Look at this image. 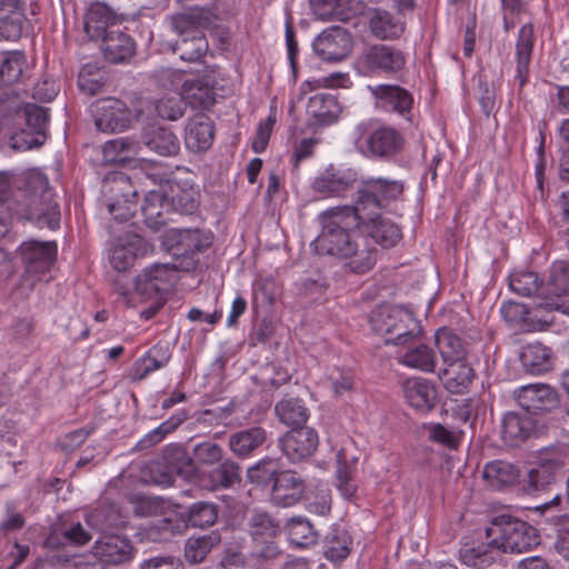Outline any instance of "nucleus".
<instances>
[{
    "instance_id": "nucleus-18",
    "label": "nucleus",
    "mask_w": 569,
    "mask_h": 569,
    "mask_svg": "<svg viewBox=\"0 0 569 569\" xmlns=\"http://www.w3.org/2000/svg\"><path fill=\"white\" fill-rule=\"evenodd\" d=\"M357 229L366 237L371 238L376 243L383 248L395 247L401 239L399 227L390 219L379 214L367 217L363 211V218L358 220Z\"/></svg>"
},
{
    "instance_id": "nucleus-58",
    "label": "nucleus",
    "mask_w": 569,
    "mask_h": 569,
    "mask_svg": "<svg viewBox=\"0 0 569 569\" xmlns=\"http://www.w3.org/2000/svg\"><path fill=\"white\" fill-rule=\"evenodd\" d=\"M88 526L96 530H103L118 525L117 513L112 507H102L91 511L86 519Z\"/></svg>"
},
{
    "instance_id": "nucleus-6",
    "label": "nucleus",
    "mask_w": 569,
    "mask_h": 569,
    "mask_svg": "<svg viewBox=\"0 0 569 569\" xmlns=\"http://www.w3.org/2000/svg\"><path fill=\"white\" fill-rule=\"evenodd\" d=\"M178 81H181L179 93L168 94L159 99L156 103L158 114L168 120H177L184 112L183 100L190 103L207 106L211 102V89L208 82L201 78L184 79L183 73H174Z\"/></svg>"
},
{
    "instance_id": "nucleus-41",
    "label": "nucleus",
    "mask_w": 569,
    "mask_h": 569,
    "mask_svg": "<svg viewBox=\"0 0 569 569\" xmlns=\"http://www.w3.org/2000/svg\"><path fill=\"white\" fill-rule=\"evenodd\" d=\"M336 458L338 489L342 496L351 498L357 491V486L353 482L357 459L355 457H348L345 449L337 451Z\"/></svg>"
},
{
    "instance_id": "nucleus-46",
    "label": "nucleus",
    "mask_w": 569,
    "mask_h": 569,
    "mask_svg": "<svg viewBox=\"0 0 569 569\" xmlns=\"http://www.w3.org/2000/svg\"><path fill=\"white\" fill-rule=\"evenodd\" d=\"M550 350L541 343H530L522 348L520 360L532 373H540L549 368Z\"/></svg>"
},
{
    "instance_id": "nucleus-27",
    "label": "nucleus",
    "mask_w": 569,
    "mask_h": 569,
    "mask_svg": "<svg viewBox=\"0 0 569 569\" xmlns=\"http://www.w3.org/2000/svg\"><path fill=\"white\" fill-rule=\"evenodd\" d=\"M169 240L181 254L193 256L212 242V234L199 229H170Z\"/></svg>"
},
{
    "instance_id": "nucleus-64",
    "label": "nucleus",
    "mask_w": 569,
    "mask_h": 569,
    "mask_svg": "<svg viewBox=\"0 0 569 569\" xmlns=\"http://www.w3.org/2000/svg\"><path fill=\"white\" fill-rule=\"evenodd\" d=\"M313 14L321 20H329L333 13L338 0H310Z\"/></svg>"
},
{
    "instance_id": "nucleus-45",
    "label": "nucleus",
    "mask_w": 569,
    "mask_h": 569,
    "mask_svg": "<svg viewBox=\"0 0 569 569\" xmlns=\"http://www.w3.org/2000/svg\"><path fill=\"white\" fill-rule=\"evenodd\" d=\"M168 206L166 197L159 191H150L144 198L142 212L146 224L152 230H159L164 224L162 209Z\"/></svg>"
},
{
    "instance_id": "nucleus-57",
    "label": "nucleus",
    "mask_w": 569,
    "mask_h": 569,
    "mask_svg": "<svg viewBox=\"0 0 569 569\" xmlns=\"http://www.w3.org/2000/svg\"><path fill=\"white\" fill-rule=\"evenodd\" d=\"M222 457V448L211 441L200 442L193 448V460L199 465L211 466L220 462Z\"/></svg>"
},
{
    "instance_id": "nucleus-34",
    "label": "nucleus",
    "mask_w": 569,
    "mask_h": 569,
    "mask_svg": "<svg viewBox=\"0 0 569 569\" xmlns=\"http://www.w3.org/2000/svg\"><path fill=\"white\" fill-rule=\"evenodd\" d=\"M482 477L490 488L501 490L516 485L520 478V471L508 461L495 460L485 466Z\"/></svg>"
},
{
    "instance_id": "nucleus-51",
    "label": "nucleus",
    "mask_w": 569,
    "mask_h": 569,
    "mask_svg": "<svg viewBox=\"0 0 569 569\" xmlns=\"http://www.w3.org/2000/svg\"><path fill=\"white\" fill-rule=\"evenodd\" d=\"M210 489L229 488L240 480L239 467L232 460L222 461L209 473Z\"/></svg>"
},
{
    "instance_id": "nucleus-14",
    "label": "nucleus",
    "mask_w": 569,
    "mask_h": 569,
    "mask_svg": "<svg viewBox=\"0 0 569 569\" xmlns=\"http://www.w3.org/2000/svg\"><path fill=\"white\" fill-rule=\"evenodd\" d=\"M357 172L347 167L330 164L311 182V189L320 198L342 197L357 182Z\"/></svg>"
},
{
    "instance_id": "nucleus-26",
    "label": "nucleus",
    "mask_w": 569,
    "mask_h": 569,
    "mask_svg": "<svg viewBox=\"0 0 569 569\" xmlns=\"http://www.w3.org/2000/svg\"><path fill=\"white\" fill-rule=\"evenodd\" d=\"M186 147L192 152L208 150L213 141V124L210 118L198 113L191 118L186 128Z\"/></svg>"
},
{
    "instance_id": "nucleus-12",
    "label": "nucleus",
    "mask_w": 569,
    "mask_h": 569,
    "mask_svg": "<svg viewBox=\"0 0 569 569\" xmlns=\"http://www.w3.org/2000/svg\"><path fill=\"white\" fill-rule=\"evenodd\" d=\"M94 124L98 130L106 133L123 131L130 126L131 112L119 99L104 98L91 106Z\"/></svg>"
},
{
    "instance_id": "nucleus-63",
    "label": "nucleus",
    "mask_w": 569,
    "mask_h": 569,
    "mask_svg": "<svg viewBox=\"0 0 569 569\" xmlns=\"http://www.w3.org/2000/svg\"><path fill=\"white\" fill-rule=\"evenodd\" d=\"M64 538L73 545L83 546L92 539V535L78 522L64 531Z\"/></svg>"
},
{
    "instance_id": "nucleus-42",
    "label": "nucleus",
    "mask_w": 569,
    "mask_h": 569,
    "mask_svg": "<svg viewBox=\"0 0 569 569\" xmlns=\"http://www.w3.org/2000/svg\"><path fill=\"white\" fill-rule=\"evenodd\" d=\"M220 542V536L211 531L202 536L190 537L186 541L184 557L190 563H199L203 561L207 555Z\"/></svg>"
},
{
    "instance_id": "nucleus-4",
    "label": "nucleus",
    "mask_w": 569,
    "mask_h": 569,
    "mask_svg": "<svg viewBox=\"0 0 569 569\" xmlns=\"http://www.w3.org/2000/svg\"><path fill=\"white\" fill-rule=\"evenodd\" d=\"M370 322L377 333L385 336L387 345H407L419 333L413 315L397 306L377 308L372 311Z\"/></svg>"
},
{
    "instance_id": "nucleus-47",
    "label": "nucleus",
    "mask_w": 569,
    "mask_h": 569,
    "mask_svg": "<svg viewBox=\"0 0 569 569\" xmlns=\"http://www.w3.org/2000/svg\"><path fill=\"white\" fill-rule=\"evenodd\" d=\"M218 518V510L214 503L207 501L194 502L183 513L182 519L192 527L212 526Z\"/></svg>"
},
{
    "instance_id": "nucleus-29",
    "label": "nucleus",
    "mask_w": 569,
    "mask_h": 569,
    "mask_svg": "<svg viewBox=\"0 0 569 569\" xmlns=\"http://www.w3.org/2000/svg\"><path fill=\"white\" fill-rule=\"evenodd\" d=\"M369 90L379 104L387 110L397 111L400 114H406L411 110L413 99L407 90L399 86L378 84L369 87Z\"/></svg>"
},
{
    "instance_id": "nucleus-38",
    "label": "nucleus",
    "mask_w": 569,
    "mask_h": 569,
    "mask_svg": "<svg viewBox=\"0 0 569 569\" xmlns=\"http://www.w3.org/2000/svg\"><path fill=\"white\" fill-rule=\"evenodd\" d=\"M146 146L160 156L171 157L178 154L180 142L177 136L167 128H156L144 134Z\"/></svg>"
},
{
    "instance_id": "nucleus-28",
    "label": "nucleus",
    "mask_w": 569,
    "mask_h": 569,
    "mask_svg": "<svg viewBox=\"0 0 569 569\" xmlns=\"http://www.w3.org/2000/svg\"><path fill=\"white\" fill-rule=\"evenodd\" d=\"M533 26L531 23L523 24L518 32L516 42V79L519 86L523 87L528 81L529 64L535 47Z\"/></svg>"
},
{
    "instance_id": "nucleus-19",
    "label": "nucleus",
    "mask_w": 569,
    "mask_h": 569,
    "mask_svg": "<svg viewBox=\"0 0 569 569\" xmlns=\"http://www.w3.org/2000/svg\"><path fill=\"white\" fill-rule=\"evenodd\" d=\"M319 443L318 435L310 428H296L288 431L280 440L283 453L292 462L310 457Z\"/></svg>"
},
{
    "instance_id": "nucleus-3",
    "label": "nucleus",
    "mask_w": 569,
    "mask_h": 569,
    "mask_svg": "<svg viewBox=\"0 0 569 569\" xmlns=\"http://www.w3.org/2000/svg\"><path fill=\"white\" fill-rule=\"evenodd\" d=\"M355 148L369 159L391 160L400 154L406 146L401 131L388 124L360 122L352 131Z\"/></svg>"
},
{
    "instance_id": "nucleus-32",
    "label": "nucleus",
    "mask_w": 569,
    "mask_h": 569,
    "mask_svg": "<svg viewBox=\"0 0 569 569\" xmlns=\"http://www.w3.org/2000/svg\"><path fill=\"white\" fill-rule=\"evenodd\" d=\"M438 375L449 392L461 395L468 390L473 378V370L465 360L443 363V368Z\"/></svg>"
},
{
    "instance_id": "nucleus-48",
    "label": "nucleus",
    "mask_w": 569,
    "mask_h": 569,
    "mask_svg": "<svg viewBox=\"0 0 569 569\" xmlns=\"http://www.w3.org/2000/svg\"><path fill=\"white\" fill-rule=\"evenodd\" d=\"M187 416L184 413H177L170 417L168 420L163 421L160 426L154 428L144 435L136 445L138 450L149 449L159 442H161L164 437L174 431L184 420Z\"/></svg>"
},
{
    "instance_id": "nucleus-22",
    "label": "nucleus",
    "mask_w": 569,
    "mask_h": 569,
    "mask_svg": "<svg viewBox=\"0 0 569 569\" xmlns=\"http://www.w3.org/2000/svg\"><path fill=\"white\" fill-rule=\"evenodd\" d=\"M407 403L416 411L426 413L437 403V389L426 378H409L402 383Z\"/></svg>"
},
{
    "instance_id": "nucleus-40",
    "label": "nucleus",
    "mask_w": 569,
    "mask_h": 569,
    "mask_svg": "<svg viewBox=\"0 0 569 569\" xmlns=\"http://www.w3.org/2000/svg\"><path fill=\"white\" fill-rule=\"evenodd\" d=\"M286 532L289 542L299 548L316 545L319 537L318 531L305 517L291 518L286 525Z\"/></svg>"
},
{
    "instance_id": "nucleus-15",
    "label": "nucleus",
    "mask_w": 569,
    "mask_h": 569,
    "mask_svg": "<svg viewBox=\"0 0 569 569\" xmlns=\"http://www.w3.org/2000/svg\"><path fill=\"white\" fill-rule=\"evenodd\" d=\"M249 531L256 543V555L259 558L271 559L279 555L280 549L274 542L279 535V525L263 511H256L249 519Z\"/></svg>"
},
{
    "instance_id": "nucleus-23",
    "label": "nucleus",
    "mask_w": 569,
    "mask_h": 569,
    "mask_svg": "<svg viewBox=\"0 0 569 569\" xmlns=\"http://www.w3.org/2000/svg\"><path fill=\"white\" fill-rule=\"evenodd\" d=\"M29 28L20 0H0V36L18 40Z\"/></svg>"
},
{
    "instance_id": "nucleus-21",
    "label": "nucleus",
    "mask_w": 569,
    "mask_h": 569,
    "mask_svg": "<svg viewBox=\"0 0 569 569\" xmlns=\"http://www.w3.org/2000/svg\"><path fill=\"white\" fill-rule=\"evenodd\" d=\"M303 491V480L297 472L280 471L272 485L271 500L279 507H291L301 499Z\"/></svg>"
},
{
    "instance_id": "nucleus-36",
    "label": "nucleus",
    "mask_w": 569,
    "mask_h": 569,
    "mask_svg": "<svg viewBox=\"0 0 569 569\" xmlns=\"http://www.w3.org/2000/svg\"><path fill=\"white\" fill-rule=\"evenodd\" d=\"M436 346L442 359V363L466 360V348L462 340L451 330L442 328L436 333Z\"/></svg>"
},
{
    "instance_id": "nucleus-37",
    "label": "nucleus",
    "mask_w": 569,
    "mask_h": 569,
    "mask_svg": "<svg viewBox=\"0 0 569 569\" xmlns=\"http://www.w3.org/2000/svg\"><path fill=\"white\" fill-rule=\"evenodd\" d=\"M307 113L316 124H330L338 118L336 99L330 94H315L309 98Z\"/></svg>"
},
{
    "instance_id": "nucleus-10",
    "label": "nucleus",
    "mask_w": 569,
    "mask_h": 569,
    "mask_svg": "<svg viewBox=\"0 0 569 569\" xmlns=\"http://www.w3.org/2000/svg\"><path fill=\"white\" fill-rule=\"evenodd\" d=\"M24 119L26 129L11 138V146L18 150H30L43 144L49 121L47 110L37 104H26L19 112Z\"/></svg>"
},
{
    "instance_id": "nucleus-7",
    "label": "nucleus",
    "mask_w": 569,
    "mask_h": 569,
    "mask_svg": "<svg viewBox=\"0 0 569 569\" xmlns=\"http://www.w3.org/2000/svg\"><path fill=\"white\" fill-rule=\"evenodd\" d=\"M406 66L403 52L392 46L375 44L368 47L356 61L357 70L363 76L395 74Z\"/></svg>"
},
{
    "instance_id": "nucleus-5",
    "label": "nucleus",
    "mask_w": 569,
    "mask_h": 569,
    "mask_svg": "<svg viewBox=\"0 0 569 569\" xmlns=\"http://www.w3.org/2000/svg\"><path fill=\"white\" fill-rule=\"evenodd\" d=\"M206 19L196 12L179 13L171 18V27L181 38L176 43L174 51L184 61L200 60L208 51L209 44L201 30Z\"/></svg>"
},
{
    "instance_id": "nucleus-17",
    "label": "nucleus",
    "mask_w": 569,
    "mask_h": 569,
    "mask_svg": "<svg viewBox=\"0 0 569 569\" xmlns=\"http://www.w3.org/2000/svg\"><path fill=\"white\" fill-rule=\"evenodd\" d=\"M20 257L29 273H44L57 258V244L53 241H24L19 247Z\"/></svg>"
},
{
    "instance_id": "nucleus-31",
    "label": "nucleus",
    "mask_w": 569,
    "mask_h": 569,
    "mask_svg": "<svg viewBox=\"0 0 569 569\" xmlns=\"http://www.w3.org/2000/svg\"><path fill=\"white\" fill-rule=\"evenodd\" d=\"M101 50L108 61L120 63L133 57L136 43L133 39L124 32L109 31L102 39Z\"/></svg>"
},
{
    "instance_id": "nucleus-56",
    "label": "nucleus",
    "mask_w": 569,
    "mask_h": 569,
    "mask_svg": "<svg viewBox=\"0 0 569 569\" xmlns=\"http://www.w3.org/2000/svg\"><path fill=\"white\" fill-rule=\"evenodd\" d=\"M110 13L102 4L92 6L87 14L84 28L90 37L99 36L100 31H104Z\"/></svg>"
},
{
    "instance_id": "nucleus-61",
    "label": "nucleus",
    "mask_w": 569,
    "mask_h": 569,
    "mask_svg": "<svg viewBox=\"0 0 569 569\" xmlns=\"http://www.w3.org/2000/svg\"><path fill=\"white\" fill-rule=\"evenodd\" d=\"M32 217L37 220L40 227H47L49 229H57L60 223V211L57 203H49L46 211L43 212H31Z\"/></svg>"
},
{
    "instance_id": "nucleus-62",
    "label": "nucleus",
    "mask_w": 569,
    "mask_h": 569,
    "mask_svg": "<svg viewBox=\"0 0 569 569\" xmlns=\"http://www.w3.org/2000/svg\"><path fill=\"white\" fill-rule=\"evenodd\" d=\"M140 569H183V565L173 556H157L144 560Z\"/></svg>"
},
{
    "instance_id": "nucleus-59",
    "label": "nucleus",
    "mask_w": 569,
    "mask_h": 569,
    "mask_svg": "<svg viewBox=\"0 0 569 569\" xmlns=\"http://www.w3.org/2000/svg\"><path fill=\"white\" fill-rule=\"evenodd\" d=\"M107 207L108 212L118 221H127L134 212V202L129 198L110 200Z\"/></svg>"
},
{
    "instance_id": "nucleus-53",
    "label": "nucleus",
    "mask_w": 569,
    "mask_h": 569,
    "mask_svg": "<svg viewBox=\"0 0 569 569\" xmlns=\"http://www.w3.org/2000/svg\"><path fill=\"white\" fill-rule=\"evenodd\" d=\"M26 66L24 56L14 51L9 53L1 63L0 78L3 83L11 84L17 82L22 76Z\"/></svg>"
},
{
    "instance_id": "nucleus-13",
    "label": "nucleus",
    "mask_w": 569,
    "mask_h": 569,
    "mask_svg": "<svg viewBox=\"0 0 569 569\" xmlns=\"http://www.w3.org/2000/svg\"><path fill=\"white\" fill-rule=\"evenodd\" d=\"M566 466V452L561 448H546L539 451L536 467L528 471V488L539 491L555 482L556 476Z\"/></svg>"
},
{
    "instance_id": "nucleus-20",
    "label": "nucleus",
    "mask_w": 569,
    "mask_h": 569,
    "mask_svg": "<svg viewBox=\"0 0 569 569\" xmlns=\"http://www.w3.org/2000/svg\"><path fill=\"white\" fill-rule=\"evenodd\" d=\"M149 251L147 241L138 236L130 234L113 246L110 253V263L117 271H126L131 268L136 259L144 257Z\"/></svg>"
},
{
    "instance_id": "nucleus-35",
    "label": "nucleus",
    "mask_w": 569,
    "mask_h": 569,
    "mask_svg": "<svg viewBox=\"0 0 569 569\" xmlns=\"http://www.w3.org/2000/svg\"><path fill=\"white\" fill-rule=\"evenodd\" d=\"M174 273L176 269L168 263L152 264L138 276L137 290L146 295L159 292L171 282Z\"/></svg>"
},
{
    "instance_id": "nucleus-50",
    "label": "nucleus",
    "mask_w": 569,
    "mask_h": 569,
    "mask_svg": "<svg viewBox=\"0 0 569 569\" xmlns=\"http://www.w3.org/2000/svg\"><path fill=\"white\" fill-rule=\"evenodd\" d=\"M322 383L335 396H341L353 388L355 376L349 369L332 367L327 370Z\"/></svg>"
},
{
    "instance_id": "nucleus-44",
    "label": "nucleus",
    "mask_w": 569,
    "mask_h": 569,
    "mask_svg": "<svg viewBox=\"0 0 569 569\" xmlns=\"http://www.w3.org/2000/svg\"><path fill=\"white\" fill-rule=\"evenodd\" d=\"M276 413L287 426H301L309 417V411L299 399H283L276 405Z\"/></svg>"
},
{
    "instance_id": "nucleus-24",
    "label": "nucleus",
    "mask_w": 569,
    "mask_h": 569,
    "mask_svg": "<svg viewBox=\"0 0 569 569\" xmlns=\"http://www.w3.org/2000/svg\"><path fill=\"white\" fill-rule=\"evenodd\" d=\"M519 406L526 413L548 410L556 401L552 390L546 385H527L515 391Z\"/></svg>"
},
{
    "instance_id": "nucleus-55",
    "label": "nucleus",
    "mask_w": 569,
    "mask_h": 569,
    "mask_svg": "<svg viewBox=\"0 0 569 569\" xmlns=\"http://www.w3.org/2000/svg\"><path fill=\"white\" fill-rule=\"evenodd\" d=\"M370 28L372 33L380 39H393L402 32L401 26L392 22L387 12L376 13L370 21Z\"/></svg>"
},
{
    "instance_id": "nucleus-2",
    "label": "nucleus",
    "mask_w": 569,
    "mask_h": 569,
    "mask_svg": "<svg viewBox=\"0 0 569 569\" xmlns=\"http://www.w3.org/2000/svg\"><path fill=\"white\" fill-rule=\"evenodd\" d=\"M489 531L497 537L487 546L470 549L462 553V561L471 567L486 568L496 561L495 550L511 553L530 551L539 545L537 529L531 525L515 518H509L495 525Z\"/></svg>"
},
{
    "instance_id": "nucleus-33",
    "label": "nucleus",
    "mask_w": 569,
    "mask_h": 569,
    "mask_svg": "<svg viewBox=\"0 0 569 569\" xmlns=\"http://www.w3.org/2000/svg\"><path fill=\"white\" fill-rule=\"evenodd\" d=\"M535 421L528 413L508 412L502 418V437L510 446H517L529 438Z\"/></svg>"
},
{
    "instance_id": "nucleus-43",
    "label": "nucleus",
    "mask_w": 569,
    "mask_h": 569,
    "mask_svg": "<svg viewBox=\"0 0 569 569\" xmlns=\"http://www.w3.org/2000/svg\"><path fill=\"white\" fill-rule=\"evenodd\" d=\"M170 200L176 210L181 213H192L199 202V192L190 183L174 182L170 186Z\"/></svg>"
},
{
    "instance_id": "nucleus-25",
    "label": "nucleus",
    "mask_w": 569,
    "mask_h": 569,
    "mask_svg": "<svg viewBox=\"0 0 569 569\" xmlns=\"http://www.w3.org/2000/svg\"><path fill=\"white\" fill-rule=\"evenodd\" d=\"M400 346L406 348L403 352L398 355L400 365L422 372L435 371L436 355L429 346L418 342V336L407 345Z\"/></svg>"
},
{
    "instance_id": "nucleus-16",
    "label": "nucleus",
    "mask_w": 569,
    "mask_h": 569,
    "mask_svg": "<svg viewBox=\"0 0 569 569\" xmlns=\"http://www.w3.org/2000/svg\"><path fill=\"white\" fill-rule=\"evenodd\" d=\"M313 50L325 61H340L352 49V38L341 27L323 30L312 43Z\"/></svg>"
},
{
    "instance_id": "nucleus-11",
    "label": "nucleus",
    "mask_w": 569,
    "mask_h": 569,
    "mask_svg": "<svg viewBox=\"0 0 569 569\" xmlns=\"http://www.w3.org/2000/svg\"><path fill=\"white\" fill-rule=\"evenodd\" d=\"M136 552L133 542L127 536L119 533L103 535L92 546V555L102 565L116 567L131 562Z\"/></svg>"
},
{
    "instance_id": "nucleus-1",
    "label": "nucleus",
    "mask_w": 569,
    "mask_h": 569,
    "mask_svg": "<svg viewBox=\"0 0 569 569\" xmlns=\"http://www.w3.org/2000/svg\"><path fill=\"white\" fill-rule=\"evenodd\" d=\"M322 231L316 243L321 252L346 260V266L355 273L370 271L377 262V249L368 238L359 232H350L357 228L358 220L363 218L360 209L337 207L323 211L320 216Z\"/></svg>"
},
{
    "instance_id": "nucleus-54",
    "label": "nucleus",
    "mask_w": 569,
    "mask_h": 569,
    "mask_svg": "<svg viewBox=\"0 0 569 569\" xmlns=\"http://www.w3.org/2000/svg\"><path fill=\"white\" fill-rule=\"evenodd\" d=\"M277 469V461L274 459L266 458L250 467L247 471V477L252 483L266 485L271 480L274 481L276 476L279 473Z\"/></svg>"
},
{
    "instance_id": "nucleus-8",
    "label": "nucleus",
    "mask_w": 569,
    "mask_h": 569,
    "mask_svg": "<svg viewBox=\"0 0 569 569\" xmlns=\"http://www.w3.org/2000/svg\"><path fill=\"white\" fill-rule=\"evenodd\" d=\"M539 308L569 315V261H555L540 295Z\"/></svg>"
},
{
    "instance_id": "nucleus-52",
    "label": "nucleus",
    "mask_w": 569,
    "mask_h": 569,
    "mask_svg": "<svg viewBox=\"0 0 569 569\" xmlns=\"http://www.w3.org/2000/svg\"><path fill=\"white\" fill-rule=\"evenodd\" d=\"M509 287L519 296L530 297L539 289L538 276L532 271H516L510 276Z\"/></svg>"
},
{
    "instance_id": "nucleus-60",
    "label": "nucleus",
    "mask_w": 569,
    "mask_h": 569,
    "mask_svg": "<svg viewBox=\"0 0 569 569\" xmlns=\"http://www.w3.org/2000/svg\"><path fill=\"white\" fill-rule=\"evenodd\" d=\"M428 432H429V438L432 441L441 443L449 448H453L458 443V439H459L458 435L455 431L445 428L440 423H431L428 427Z\"/></svg>"
},
{
    "instance_id": "nucleus-39",
    "label": "nucleus",
    "mask_w": 569,
    "mask_h": 569,
    "mask_svg": "<svg viewBox=\"0 0 569 569\" xmlns=\"http://www.w3.org/2000/svg\"><path fill=\"white\" fill-rule=\"evenodd\" d=\"M266 438L267 433L263 428L253 427L231 435L229 447L234 455L247 457L260 447L266 441Z\"/></svg>"
},
{
    "instance_id": "nucleus-9",
    "label": "nucleus",
    "mask_w": 569,
    "mask_h": 569,
    "mask_svg": "<svg viewBox=\"0 0 569 569\" xmlns=\"http://www.w3.org/2000/svg\"><path fill=\"white\" fill-rule=\"evenodd\" d=\"M405 182L387 178H371L363 182L359 189L358 200L352 209H360L361 213L367 207L387 208L392 202L403 199Z\"/></svg>"
},
{
    "instance_id": "nucleus-49",
    "label": "nucleus",
    "mask_w": 569,
    "mask_h": 569,
    "mask_svg": "<svg viewBox=\"0 0 569 569\" xmlns=\"http://www.w3.org/2000/svg\"><path fill=\"white\" fill-rule=\"evenodd\" d=\"M138 144L127 138L112 139L103 146V159L109 163H123L136 153Z\"/></svg>"
},
{
    "instance_id": "nucleus-30",
    "label": "nucleus",
    "mask_w": 569,
    "mask_h": 569,
    "mask_svg": "<svg viewBox=\"0 0 569 569\" xmlns=\"http://www.w3.org/2000/svg\"><path fill=\"white\" fill-rule=\"evenodd\" d=\"M171 353L166 346L156 345L132 365L129 377L133 381H141L150 373L166 367Z\"/></svg>"
}]
</instances>
